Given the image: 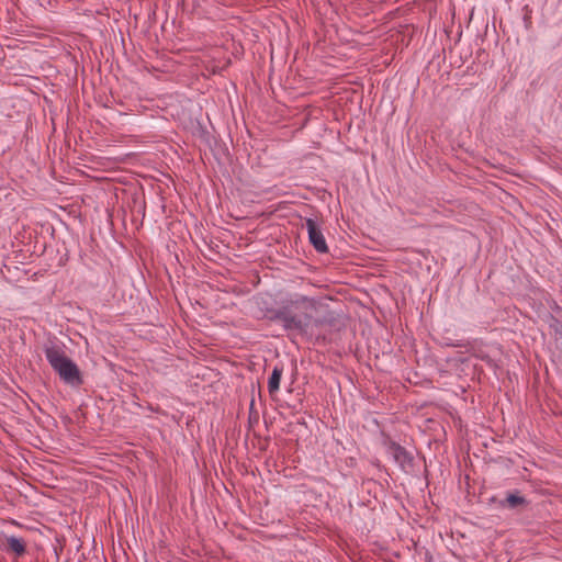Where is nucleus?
Masks as SVG:
<instances>
[{"label":"nucleus","instance_id":"7ed1b4c3","mask_svg":"<svg viewBox=\"0 0 562 562\" xmlns=\"http://www.w3.org/2000/svg\"><path fill=\"white\" fill-rule=\"evenodd\" d=\"M308 239L316 251L325 254L328 251V247L322 231L318 228L316 222L312 218H307L305 222Z\"/></svg>","mask_w":562,"mask_h":562},{"label":"nucleus","instance_id":"f257e3e1","mask_svg":"<svg viewBox=\"0 0 562 562\" xmlns=\"http://www.w3.org/2000/svg\"><path fill=\"white\" fill-rule=\"evenodd\" d=\"M317 301L305 295H295L286 300L273 312L272 321L282 323L285 330L306 335L311 325H319L321 322L313 317L316 311Z\"/></svg>","mask_w":562,"mask_h":562},{"label":"nucleus","instance_id":"20e7f679","mask_svg":"<svg viewBox=\"0 0 562 562\" xmlns=\"http://www.w3.org/2000/svg\"><path fill=\"white\" fill-rule=\"evenodd\" d=\"M387 451L402 468H404L407 463H411V458L407 451L400 445L392 442L389 446Z\"/></svg>","mask_w":562,"mask_h":562},{"label":"nucleus","instance_id":"423d86ee","mask_svg":"<svg viewBox=\"0 0 562 562\" xmlns=\"http://www.w3.org/2000/svg\"><path fill=\"white\" fill-rule=\"evenodd\" d=\"M8 548L16 555L21 557L25 553V542L16 537H9L7 539Z\"/></svg>","mask_w":562,"mask_h":562},{"label":"nucleus","instance_id":"0eeeda50","mask_svg":"<svg viewBox=\"0 0 562 562\" xmlns=\"http://www.w3.org/2000/svg\"><path fill=\"white\" fill-rule=\"evenodd\" d=\"M506 505L509 508H516L527 504V501L517 494H509L505 499Z\"/></svg>","mask_w":562,"mask_h":562},{"label":"nucleus","instance_id":"39448f33","mask_svg":"<svg viewBox=\"0 0 562 562\" xmlns=\"http://www.w3.org/2000/svg\"><path fill=\"white\" fill-rule=\"evenodd\" d=\"M282 372H283L282 368L276 367L273 369V371L269 378V381H268V390H269L270 394H272L279 390Z\"/></svg>","mask_w":562,"mask_h":562},{"label":"nucleus","instance_id":"f03ea898","mask_svg":"<svg viewBox=\"0 0 562 562\" xmlns=\"http://www.w3.org/2000/svg\"><path fill=\"white\" fill-rule=\"evenodd\" d=\"M46 359L53 370L67 384L79 386L83 383L78 366L65 353L64 349L55 344L44 346Z\"/></svg>","mask_w":562,"mask_h":562}]
</instances>
